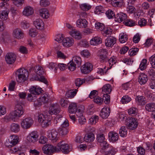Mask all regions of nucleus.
I'll return each mask as SVG.
<instances>
[{"mask_svg": "<svg viewBox=\"0 0 155 155\" xmlns=\"http://www.w3.org/2000/svg\"><path fill=\"white\" fill-rule=\"evenodd\" d=\"M24 110L22 105L17 104L15 105V110L14 112L10 113L5 117V119L8 120H13L16 117H20L23 114Z\"/></svg>", "mask_w": 155, "mask_h": 155, "instance_id": "f257e3e1", "label": "nucleus"}, {"mask_svg": "<svg viewBox=\"0 0 155 155\" xmlns=\"http://www.w3.org/2000/svg\"><path fill=\"white\" fill-rule=\"evenodd\" d=\"M72 147L69 146L64 141L59 142L57 146L55 147L56 151L59 152L61 151L65 154H67L71 150Z\"/></svg>", "mask_w": 155, "mask_h": 155, "instance_id": "f03ea898", "label": "nucleus"}, {"mask_svg": "<svg viewBox=\"0 0 155 155\" xmlns=\"http://www.w3.org/2000/svg\"><path fill=\"white\" fill-rule=\"evenodd\" d=\"M35 72L36 74V76L34 77L35 80L39 81L46 84L47 81L44 77L43 75L45 72L41 66H38L35 67Z\"/></svg>", "mask_w": 155, "mask_h": 155, "instance_id": "7ed1b4c3", "label": "nucleus"}, {"mask_svg": "<svg viewBox=\"0 0 155 155\" xmlns=\"http://www.w3.org/2000/svg\"><path fill=\"white\" fill-rule=\"evenodd\" d=\"M96 139L98 142L100 143V145L102 147V149L100 150L101 152L103 153L104 152V150L108 148L109 144L107 142L104 135L101 133L98 134Z\"/></svg>", "mask_w": 155, "mask_h": 155, "instance_id": "20e7f679", "label": "nucleus"}, {"mask_svg": "<svg viewBox=\"0 0 155 155\" xmlns=\"http://www.w3.org/2000/svg\"><path fill=\"white\" fill-rule=\"evenodd\" d=\"M33 120L30 117H28L21 120V127L24 129L29 128L33 124Z\"/></svg>", "mask_w": 155, "mask_h": 155, "instance_id": "39448f33", "label": "nucleus"}, {"mask_svg": "<svg viewBox=\"0 0 155 155\" xmlns=\"http://www.w3.org/2000/svg\"><path fill=\"white\" fill-rule=\"evenodd\" d=\"M47 136L53 142H56L58 140V132L54 130H48Z\"/></svg>", "mask_w": 155, "mask_h": 155, "instance_id": "423d86ee", "label": "nucleus"}, {"mask_svg": "<svg viewBox=\"0 0 155 155\" xmlns=\"http://www.w3.org/2000/svg\"><path fill=\"white\" fill-rule=\"evenodd\" d=\"M92 68L91 64L89 63H86L81 68V71L82 73L86 74L91 71Z\"/></svg>", "mask_w": 155, "mask_h": 155, "instance_id": "0eeeda50", "label": "nucleus"}, {"mask_svg": "<svg viewBox=\"0 0 155 155\" xmlns=\"http://www.w3.org/2000/svg\"><path fill=\"white\" fill-rule=\"evenodd\" d=\"M48 100L47 95H42L35 102V105L36 106L41 105L42 104L46 103Z\"/></svg>", "mask_w": 155, "mask_h": 155, "instance_id": "6e6552de", "label": "nucleus"}, {"mask_svg": "<svg viewBox=\"0 0 155 155\" xmlns=\"http://www.w3.org/2000/svg\"><path fill=\"white\" fill-rule=\"evenodd\" d=\"M16 59L15 54L13 53H7L5 58L6 62L9 64H12L15 61Z\"/></svg>", "mask_w": 155, "mask_h": 155, "instance_id": "1a4fd4ad", "label": "nucleus"}, {"mask_svg": "<svg viewBox=\"0 0 155 155\" xmlns=\"http://www.w3.org/2000/svg\"><path fill=\"white\" fill-rule=\"evenodd\" d=\"M59 112V106L58 104H53L49 108L48 112L50 114H56Z\"/></svg>", "mask_w": 155, "mask_h": 155, "instance_id": "9d476101", "label": "nucleus"}, {"mask_svg": "<svg viewBox=\"0 0 155 155\" xmlns=\"http://www.w3.org/2000/svg\"><path fill=\"white\" fill-rule=\"evenodd\" d=\"M38 135L36 132L33 131L27 136V140L30 143H35L38 140Z\"/></svg>", "mask_w": 155, "mask_h": 155, "instance_id": "9b49d317", "label": "nucleus"}, {"mask_svg": "<svg viewBox=\"0 0 155 155\" xmlns=\"http://www.w3.org/2000/svg\"><path fill=\"white\" fill-rule=\"evenodd\" d=\"M83 110L79 108L76 112V116L79 118V122L81 124H84L85 122V118L83 115Z\"/></svg>", "mask_w": 155, "mask_h": 155, "instance_id": "f8f14e48", "label": "nucleus"}, {"mask_svg": "<svg viewBox=\"0 0 155 155\" xmlns=\"http://www.w3.org/2000/svg\"><path fill=\"white\" fill-rule=\"evenodd\" d=\"M34 13V8L30 6H27L25 7L22 12L23 15L27 17L32 15Z\"/></svg>", "mask_w": 155, "mask_h": 155, "instance_id": "ddd939ff", "label": "nucleus"}, {"mask_svg": "<svg viewBox=\"0 0 155 155\" xmlns=\"http://www.w3.org/2000/svg\"><path fill=\"white\" fill-rule=\"evenodd\" d=\"M74 43V39L71 37L64 38L63 40V45L65 47L68 48L73 45Z\"/></svg>", "mask_w": 155, "mask_h": 155, "instance_id": "4468645a", "label": "nucleus"}, {"mask_svg": "<svg viewBox=\"0 0 155 155\" xmlns=\"http://www.w3.org/2000/svg\"><path fill=\"white\" fill-rule=\"evenodd\" d=\"M115 18L116 21L120 23L125 21L127 19V16L126 14L120 12L117 13L115 16Z\"/></svg>", "mask_w": 155, "mask_h": 155, "instance_id": "2eb2a0df", "label": "nucleus"}, {"mask_svg": "<svg viewBox=\"0 0 155 155\" xmlns=\"http://www.w3.org/2000/svg\"><path fill=\"white\" fill-rule=\"evenodd\" d=\"M43 153L45 154H51L54 151H56L55 150V147L51 145L48 144L45 145L42 148Z\"/></svg>", "mask_w": 155, "mask_h": 155, "instance_id": "dca6fc26", "label": "nucleus"}, {"mask_svg": "<svg viewBox=\"0 0 155 155\" xmlns=\"http://www.w3.org/2000/svg\"><path fill=\"white\" fill-rule=\"evenodd\" d=\"M79 108L82 109L83 110V106L79 107H77V104L74 103H71L69 106L68 111L70 113L73 114L76 113L78 111V110Z\"/></svg>", "mask_w": 155, "mask_h": 155, "instance_id": "f3484780", "label": "nucleus"}, {"mask_svg": "<svg viewBox=\"0 0 155 155\" xmlns=\"http://www.w3.org/2000/svg\"><path fill=\"white\" fill-rule=\"evenodd\" d=\"M116 38L114 37L110 36L105 40V45L107 47H112L116 42Z\"/></svg>", "mask_w": 155, "mask_h": 155, "instance_id": "a211bd4d", "label": "nucleus"}, {"mask_svg": "<svg viewBox=\"0 0 155 155\" xmlns=\"http://www.w3.org/2000/svg\"><path fill=\"white\" fill-rule=\"evenodd\" d=\"M138 123L137 119L131 117L130 119L129 124L128 127L131 130H134L137 128Z\"/></svg>", "mask_w": 155, "mask_h": 155, "instance_id": "6ab92c4d", "label": "nucleus"}, {"mask_svg": "<svg viewBox=\"0 0 155 155\" xmlns=\"http://www.w3.org/2000/svg\"><path fill=\"white\" fill-rule=\"evenodd\" d=\"M107 52L105 49H103L101 50V54L99 56L100 61L101 62H107L108 60L107 57Z\"/></svg>", "mask_w": 155, "mask_h": 155, "instance_id": "aec40b11", "label": "nucleus"}, {"mask_svg": "<svg viewBox=\"0 0 155 155\" xmlns=\"http://www.w3.org/2000/svg\"><path fill=\"white\" fill-rule=\"evenodd\" d=\"M42 89L37 86H32L29 89L30 92L33 95H38L42 93Z\"/></svg>", "mask_w": 155, "mask_h": 155, "instance_id": "412c9836", "label": "nucleus"}, {"mask_svg": "<svg viewBox=\"0 0 155 155\" xmlns=\"http://www.w3.org/2000/svg\"><path fill=\"white\" fill-rule=\"evenodd\" d=\"M33 24L38 29L42 30L44 28V23L42 20L40 19H37L34 21Z\"/></svg>", "mask_w": 155, "mask_h": 155, "instance_id": "4be33fe9", "label": "nucleus"}, {"mask_svg": "<svg viewBox=\"0 0 155 155\" xmlns=\"http://www.w3.org/2000/svg\"><path fill=\"white\" fill-rule=\"evenodd\" d=\"M110 113V109L109 107H104L101 110L100 116L103 118H106Z\"/></svg>", "mask_w": 155, "mask_h": 155, "instance_id": "5701e85b", "label": "nucleus"}, {"mask_svg": "<svg viewBox=\"0 0 155 155\" xmlns=\"http://www.w3.org/2000/svg\"><path fill=\"white\" fill-rule=\"evenodd\" d=\"M94 134L90 132L86 134L84 137V140L86 142L91 143L93 142L95 139Z\"/></svg>", "mask_w": 155, "mask_h": 155, "instance_id": "b1692460", "label": "nucleus"}, {"mask_svg": "<svg viewBox=\"0 0 155 155\" xmlns=\"http://www.w3.org/2000/svg\"><path fill=\"white\" fill-rule=\"evenodd\" d=\"M77 27L79 28H85L87 25L88 22L85 19L80 18L76 21Z\"/></svg>", "mask_w": 155, "mask_h": 155, "instance_id": "393cba45", "label": "nucleus"}, {"mask_svg": "<svg viewBox=\"0 0 155 155\" xmlns=\"http://www.w3.org/2000/svg\"><path fill=\"white\" fill-rule=\"evenodd\" d=\"M69 34L71 36L76 39H80L82 38L80 32L75 28H73L72 30L70 31Z\"/></svg>", "mask_w": 155, "mask_h": 155, "instance_id": "a878e982", "label": "nucleus"}, {"mask_svg": "<svg viewBox=\"0 0 155 155\" xmlns=\"http://www.w3.org/2000/svg\"><path fill=\"white\" fill-rule=\"evenodd\" d=\"M19 138L18 136L16 135H13L10 137L9 139V142L11 144L9 145L8 146H12L16 144L18 142Z\"/></svg>", "mask_w": 155, "mask_h": 155, "instance_id": "bb28decb", "label": "nucleus"}, {"mask_svg": "<svg viewBox=\"0 0 155 155\" xmlns=\"http://www.w3.org/2000/svg\"><path fill=\"white\" fill-rule=\"evenodd\" d=\"M13 35L15 38L20 39L23 37V33L21 29L17 28L14 30Z\"/></svg>", "mask_w": 155, "mask_h": 155, "instance_id": "cd10ccee", "label": "nucleus"}, {"mask_svg": "<svg viewBox=\"0 0 155 155\" xmlns=\"http://www.w3.org/2000/svg\"><path fill=\"white\" fill-rule=\"evenodd\" d=\"M148 78L146 74L144 73H140L138 78V82L140 84H144L147 82Z\"/></svg>", "mask_w": 155, "mask_h": 155, "instance_id": "c85d7f7f", "label": "nucleus"}, {"mask_svg": "<svg viewBox=\"0 0 155 155\" xmlns=\"http://www.w3.org/2000/svg\"><path fill=\"white\" fill-rule=\"evenodd\" d=\"M10 129L11 131L15 133H17L19 131L20 127L18 124L13 123L10 125Z\"/></svg>", "mask_w": 155, "mask_h": 155, "instance_id": "c756f323", "label": "nucleus"}, {"mask_svg": "<svg viewBox=\"0 0 155 155\" xmlns=\"http://www.w3.org/2000/svg\"><path fill=\"white\" fill-rule=\"evenodd\" d=\"M101 42V39L98 36L93 37L90 41L91 44L93 45H99Z\"/></svg>", "mask_w": 155, "mask_h": 155, "instance_id": "7c9ffc66", "label": "nucleus"}, {"mask_svg": "<svg viewBox=\"0 0 155 155\" xmlns=\"http://www.w3.org/2000/svg\"><path fill=\"white\" fill-rule=\"evenodd\" d=\"M108 137L109 139L113 142L117 140L119 136L117 133L114 132H111L108 133Z\"/></svg>", "mask_w": 155, "mask_h": 155, "instance_id": "2f4dec72", "label": "nucleus"}, {"mask_svg": "<svg viewBox=\"0 0 155 155\" xmlns=\"http://www.w3.org/2000/svg\"><path fill=\"white\" fill-rule=\"evenodd\" d=\"M102 92L104 94H110L112 90L111 85L109 84H107L104 85L102 88Z\"/></svg>", "mask_w": 155, "mask_h": 155, "instance_id": "473e14b6", "label": "nucleus"}, {"mask_svg": "<svg viewBox=\"0 0 155 155\" xmlns=\"http://www.w3.org/2000/svg\"><path fill=\"white\" fill-rule=\"evenodd\" d=\"M16 76H27L28 75V72L27 71L23 68H20L18 69L16 73Z\"/></svg>", "mask_w": 155, "mask_h": 155, "instance_id": "72a5a7b5", "label": "nucleus"}, {"mask_svg": "<svg viewBox=\"0 0 155 155\" xmlns=\"http://www.w3.org/2000/svg\"><path fill=\"white\" fill-rule=\"evenodd\" d=\"M101 33L103 36L107 37V35H110L112 33V30L110 28L105 27L102 30Z\"/></svg>", "mask_w": 155, "mask_h": 155, "instance_id": "f704fd0d", "label": "nucleus"}, {"mask_svg": "<svg viewBox=\"0 0 155 155\" xmlns=\"http://www.w3.org/2000/svg\"><path fill=\"white\" fill-rule=\"evenodd\" d=\"M40 15L42 18H47L49 16V13L48 10L46 8H43L39 10Z\"/></svg>", "mask_w": 155, "mask_h": 155, "instance_id": "c9c22d12", "label": "nucleus"}, {"mask_svg": "<svg viewBox=\"0 0 155 155\" xmlns=\"http://www.w3.org/2000/svg\"><path fill=\"white\" fill-rule=\"evenodd\" d=\"M119 134L122 137H126L127 134V128L126 127L122 126L119 130Z\"/></svg>", "mask_w": 155, "mask_h": 155, "instance_id": "e433bc0d", "label": "nucleus"}, {"mask_svg": "<svg viewBox=\"0 0 155 155\" xmlns=\"http://www.w3.org/2000/svg\"><path fill=\"white\" fill-rule=\"evenodd\" d=\"M72 61L78 67H79L81 65L82 60L80 57L75 56L73 58Z\"/></svg>", "mask_w": 155, "mask_h": 155, "instance_id": "4c0bfd02", "label": "nucleus"}, {"mask_svg": "<svg viewBox=\"0 0 155 155\" xmlns=\"http://www.w3.org/2000/svg\"><path fill=\"white\" fill-rule=\"evenodd\" d=\"M8 12L3 10L0 12V18L3 20H6L8 18Z\"/></svg>", "mask_w": 155, "mask_h": 155, "instance_id": "58836bf2", "label": "nucleus"}, {"mask_svg": "<svg viewBox=\"0 0 155 155\" xmlns=\"http://www.w3.org/2000/svg\"><path fill=\"white\" fill-rule=\"evenodd\" d=\"M77 93V90L75 89L74 91H69L66 94V96L68 98H72L74 97Z\"/></svg>", "mask_w": 155, "mask_h": 155, "instance_id": "ea45409f", "label": "nucleus"}, {"mask_svg": "<svg viewBox=\"0 0 155 155\" xmlns=\"http://www.w3.org/2000/svg\"><path fill=\"white\" fill-rule=\"evenodd\" d=\"M155 109V104L150 103L147 104L145 106L146 110L148 111H151Z\"/></svg>", "mask_w": 155, "mask_h": 155, "instance_id": "a19ab883", "label": "nucleus"}, {"mask_svg": "<svg viewBox=\"0 0 155 155\" xmlns=\"http://www.w3.org/2000/svg\"><path fill=\"white\" fill-rule=\"evenodd\" d=\"M124 24L127 26L132 27L135 25L136 23L132 19H127L124 21Z\"/></svg>", "mask_w": 155, "mask_h": 155, "instance_id": "79ce46f5", "label": "nucleus"}, {"mask_svg": "<svg viewBox=\"0 0 155 155\" xmlns=\"http://www.w3.org/2000/svg\"><path fill=\"white\" fill-rule=\"evenodd\" d=\"M136 102L139 105H144L145 103L144 98L142 96H137L136 98Z\"/></svg>", "mask_w": 155, "mask_h": 155, "instance_id": "37998d69", "label": "nucleus"}, {"mask_svg": "<svg viewBox=\"0 0 155 155\" xmlns=\"http://www.w3.org/2000/svg\"><path fill=\"white\" fill-rule=\"evenodd\" d=\"M51 124V122L50 119H49L48 117L45 118L44 121L40 124L42 127H48Z\"/></svg>", "mask_w": 155, "mask_h": 155, "instance_id": "c03bdc74", "label": "nucleus"}, {"mask_svg": "<svg viewBox=\"0 0 155 155\" xmlns=\"http://www.w3.org/2000/svg\"><path fill=\"white\" fill-rule=\"evenodd\" d=\"M111 3L113 5L115 6L120 7L123 4V0H111Z\"/></svg>", "mask_w": 155, "mask_h": 155, "instance_id": "a18cd8bd", "label": "nucleus"}, {"mask_svg": "<svg viewBox=\"0 0 155 155\" xmlns=\"http://www.w3.org/2000/svg\"><path fill=\"white\" fill-rule=\"evenodd\" d=\"M98 119L97 116H93L89 119V123L90 124H95L98 121Z\"/></svg>", "mask_w": 155, "mask_h": 155, "instance_id": "49530a36", "label": "nucleus"}, {"mask_svg": "<svg viewBox=\"0 0 155 155\" xmlns=\"http://www.w3.org/2000/svg\"><path fill=\"white\" fill-rule=\"evenodd\" d=\"M116 61L114 57H113L109 59L108 58V60L107 61V64H109L110 67L109 68H108V69H110L112 66L116 63Z\"/></svg>", "mask_w": 155, "mask_h": 155, "instance_id": "de8ad7c7", "label": "nucleus"}, {"mask_svg": "<svg viewBox=\"0 0 155 155\" xmlns=\"http://www.w3.org/2000/svg\"><path fill=\"white\" fill-rule=\"evenodd\" d=\"M108 70V68L106 69V67H105L104 68H98L97 70V73L100 74L101 75H104L107 74V71Z\"/></svg>", "mask_w": 155, "mask_h": 155, "instance_id": "09e8293b", "label": "nucleus"}, {"mask_svg": "<svg viewBox=\"0 0 155 155\" xmlns=\"http://www.w3.org/2000/svg\"><path fill=\"white\" fill-rule=\"evenodd\" d=\"M119 41L121 43H124L127 40V35L121 33L120 34Z\"/></svg>", "mask_w": 155, "mask_h": 155, "instance_id": "8fccbe9b", "label": "nucleus"}, {"mask_svg": "<svg viewBox=\"0 0 155 155\" xmlns=\"http://www.w3.org/2000/svg\"><path fill=\"white\" fill-rule=\"evenodd\" d=\"M131 98L127 95L124 96L121 98V102L123 104H125L131 101Z\"/></svg>", "mask_w": 155, "mask_h": 155, "instance_id": "3c124183", "label": "nucleus"}, {"mask_svg": "<svg viewBox=\"0 0 155 155\" xmlns=\"http://www.w3.org/2000/svg\"><path fill=\"white\" fill-rule=\"evenodd\" d=\"M138 51V48H132L129 50L128 53L130 56H134L137 54Z\"/></svg>", "mask_w": 155, "mask_h": 155, "instance_id": "603ef678", "label": "nucleus"}, {"mask_svg": "<svg viewBox=\"0 0 155 155\" xmlns=\"http://www.w3.org/2000/svg\"><path fill=\"white\" fill-rule=\"evenodd\" d=\"M147 60L146 59H143L141 61L139 66V68L141 70L145 69L147 67Z\"/></svg>", "mask_w": 155, "mask_h": 155, "instance_id": "864d4df0", "label": "nucleus"}, {"mask_svg": "<svg viewBox=\"0 0 155 155\" xmlns=\"http://www.w3.org/2000/svg\"><path fill=\"white\" fill-rule=\"evenodd\" d=\"M106 15L109 19H111L115 16L114 12L111 9H109L106 12Z\"/></svg>", "mask_w": 155, "mask_h": 155, "instance_id": "5fc2aeb1", "label": "nucleus"}, {"mask_svg": "<svg viewBox=\"0 0 155 155\" xmlns=\"http://www.w3.org/2000/svg\"><path fill=\"white\" fill-rule=\"evenodd\" d=\"M68 69L71 71H74L76 68V65L72 60L68 64Z\"/></svg>", "mask_w": 155, "mask_h": 155, "instance_id": "6e6d98bb", "label": "nucleus"}, {"mask_svg": "<svg viewBox=\"0 0 155 155\" xmlns=\"http://www.w3.org/2000/svg\"><path fill=\"white\" fill-rule=\"evenodd\" d=\"M80 7L81 10L83 11H88L91 8L90 5L87 3H84L80 5Z\"/></svg>", "mask_w": 155, "mask_h": 155, "instance_id": "4d7b16f0", "label": "nucleus"}, {"mask_svg": "<svg viewBox=\"0 0 155 155\" xmlns=\"http://www.w3.org/2000/svg\"><path fill=\"white\" fill-rule=\"evenodd\" d=\"M128 112L129 114L134 115L137 114L138 110L136 108L132 107L129 109Z\"/></svg>", "mask_w": 155, "mask_h": 155, "instance_id": "13d9d810", "label": "nucleus"}, {"mask_svg": "<svg viewBox=\"0 0 155 155\" xmlns=\"http://www.w3.org/2000/svg\"><path fill=\"white\" fill-rule=\"evenodd\" d=\"M16 80L18 83H21L25 81L27 79L26 76H16Z\"/></svg>", "mask_w": 155, "mask_h": 155, "instance_id": "bf43d9fd", "label": "nucleus"}, {"mask_svg": "<svg viewBox=\"0 0 155 155\" xmlns=\"http://www.w3.org/2000/svg\"><path fill=\"white\" fill-rule=\"evenodd\" d=\"M38 31L35 28H31L29 31V34L32 37H34L37 35Z\"/></svg>", "mask_w": 155, "mask_h": 155, "instance_id": "052dcab7", "label": "nucleus"}, {"mask_svg": "<svg viewBox=\"0 0 155 155\" xmlns=\"http://www.w3.org/2000/svg\"><path fill=\"white\" fill-rule=\"evenodd\" d=\"M95 28L98 30L101 31L104 29V25L102 23L100 22H96L95 24Z\"/></svg>", "mask_w": 155, "mask_h": 155, "instance_id": "680f3d73", "label": "nucleus"}, {"mask_svg": "<svg viewBox=\"0 0 155 155\" xmlns=\"http://www.w3.org/2000/svg\"><path fill=\"white\" fill-rule=\"evenodd\" d=\"M47 117V116L42 114H38V121L41 124L44 121V120Z\"/></svg>", "mask_w": 155, "mask_h": 155, "instance_id": "e2e57ef3", "label": "nucleus"}, {"mask_svg": "<svg viewBox=\"0 0 155 155\" xmlns=\"http://www.w3.org/2000/svg\"><path fill=\"white\" fill-rule=\"evenodd\" d=\"M149 61L153 68H155V54L149 58Z\"/></svg>", "mask_w": 155, "mask_h": 155, "instance_id": "0e129e2a", "label": "nucleus"}, {"mask_svg": "<svg viewBox=\"0 0 155 155\" xmlns=\"http://www.w3.org/2000/svg\"><path fill=\"white\" fill-rule=\"evenodd\" d=\"M81 55L84 57L86 58H89L91 55L89 51L87 50H84L81 52Z\"/></svg>", "mask_w": 155, "mask_h": 155, "instance_id": "69168bd1", "label": "nucleus"}, {"mask_svg": "<svg viewBox=\"0 0 155 155\" xmlns=\"http://www.w3.org/2000/svg\"><path fill=\"white\" fill-rule=\"evenodd\" d=\"M84 82L85 80L81 78H77L75 81L76 85L78 87L80 86Z\"/></svg>", "mask_w": 155, "mask_h": 155, "instance_id": "338daca9", "label": "nucleus"}, {"mask_svg": "<svg viewBox=\"0 0 155 155\" xmlns=\"http://www.w3.org/2000/svg\"><path fill=\"white\" fill-rule=\"evenodd\" d=\"M93 101L94 102L99 105L101 104L103 102L102 98L99 96L96 97L94 98Z\"/></svg>", "mask_w": 155, "mask_h": 155, "instance_id": "774afa93", "label": "nucleus"}]
</instances>
